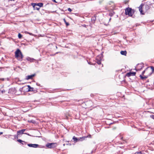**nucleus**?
<instances>
[{
	"label": "nucleus",
	"mask_w": 154,
	"mask_h": 154,
	"mask_svg": "<svg viewBox=\"0 0 154 154\" xmlns=\"http://www.w3.org/2000/svg\"><path fill=\"white\" fill-rule=\"evenodd\" d=\"M152 69V71L150 70V73H149V75H151V74L154 72V67L152 66H151L150 67Z\"/></svg>",
	"instance_id": "13"
},
{
	"label": "nucleus",
	"mask_w": 154,
	"mask_h": 154,
	"mask_svg": "<svg viewBox=\"0 0 154 154\" xmlns=\"http://www.w3.org/2000/svg\"><path fill=\"white\" fill-rule=\"evenodd\" d=\"M36 4L35 5L37 6H39V7H42L43 6V4L42 3H35Z\"/></svg>",
	"instance_id": "14"
},
{
	"label": "nucleus",
	"mask_w": 154,
	"mask_h": 154,
	"mask_svg": "<svg viewBox=\"0 0 154 154\" xmlns=\"http://www.w3.org/2000/svg\"><path fill=\"white\" fill-rule=\"evenodd\" d=\"M30 122L33 123L34 122V121L33 120H31L30 121Z\"/></svg>",
	"instance_id": "32"
},
{
	"label": "nucleus",
	"mask_w": 154,
	"mask_h": 154,
	"mask_svg": "<svg viewBox=\"0 0 154 154\" xmlns=\"http://www.w3.org/2000/svg\"><path fill=\"white\" fill-rule=\"evenodd\" d=\"M3 134V132H0V135H1V134Z\"/></svg>",
	"instance_id": "36"
},
{
	"label": "nucleus",
	"mask_w": 154,
	"mask_h": 154,
	"mask_svg": "<svg viewBox=\"0 0 154 154\" xmlns=\"http://www.w3.org/2000/svg\"><path fill=\"white\" fill-rule=\"evenodd\" d=\"M150 8L149 6L148 5H144L142 4H141V5L139 7V10L141 14H144V13H143V11H147Z\"/></svg>",
	"instance_id": "1"
},
{
	"label": "nucleus",
	"mask_w": 154,
	"mask_h": 154,
	"mask_svg": "<svg viewBox=\"0 0 154 154\" xmlns=\"http://www.w3.org/2000/svg\"><path fill=\"white\" fill-rule=\"evenodd\" d=\"M25 33H26L29 34L30 35H33V34H32V33H30V32H27V31H26V32H25Z\"/></svg>",
	"instance_id": "26"
},
{
	"label": "nucleus",
	"mask_w": 154,
	"mask_h": 154,
	"mask_svg": "<svg viewBox=\"0 0 154 154\" xmlns=\"http://www.w3.org/2000/svg\"><path fill=\"white\" fill-rule=\"evenodd\" d=\"M140 64H138V65H140Z\"/></svg>",
	"instance_id": "43"
},
{
	"label": "nucleus",
	"mask_w": 154,
	"mask_h": 154,
	"mask_svg": "<svg viewBox=\"0 0 154 154\" xmlns=\"http://www.w3.org/2000/svg\"><path fill=\"white\" fill-rule=\"evenodd\" d=\"M28 91H34V88H33L31 87L29 85L28 86Z\"/></svg>",
	"instance_id": "15"
},
{
	"label": "nucleus",
	"mask_w": 154,
	"mask_h": 154,
	"mask_svg": "<svg viewBox=\"0 0 154 154\" xmlns=\"http://www.w3.org/2000/svg\"><path fill=\"white\" fill-rule=\"evenodd\" d=\"M111 19V18H110V19H109V21Z\"/></svg>",
	"instance_id": "40"
},
{
	"label": "nucleus",
	"mask_w": 154,
	"mask_h": 154,
	"mask_svg": "<svg viewBox=\"0 0 154 154\" xmlns=\"http://www.w3.org/2000/svg\"><path fill=\"white\" fill-rule=\"evenodd\" d=\"M0 91H1V92L2 94H3L5 92V90L3 89V90L2 91H1L0 90Z\"/></svg>",
	"instance_id": "25"
},
{
	"label": "nucleus",
	"mask_w": 154,
	"mask_h": 154,
	"mask_svg": "<svg viewBox=\"0 0 154 154\" xmlns=\"http://www.w3.org/2000/svg\"><path fill=\"white\" fill-rule=\"evenodd\" d=\"M149 75V73L146 75H143V76L142 75H140V77L141 79L143 80L144 79H146L150 75Z\"/></svg>",
	"instance_id": "10"
},
{
	"label": "nucleus",
	"mask_w": 154,
	"mask_h": 154,
	"mask_svg": "<svg viewBox=\"0 0 154 154\" xmlns=\"http://www.w3.org/2000/svg\"><path fill=\"white\" fill-rule=\"evenodd\" d=\"M79 139V141H81V139H80V137H79V138H78Z\"/></svg>",
	"instance_id": "37"
},
{
	"label": "nucleus",
	"mask_w": 154,
	"mask_h": 154,
	"mask_svg": "<svg viewBox=\"0 0 154 154\" xmlns=\"http://www.w3.org/2000/svg\"><path fill=\"white\" fill-rule=\"evenodd\" d=\"M35 75V74H33L26 76V79L28 80L29 79H32Z\"/></svg>",
	"instance_id": "9"
},
{
	"label": "nucleus",
	"mask_w": 154,
	"mask_h": 154,
	"mask_svg": "<svg viewBox=\"0 0 154 154\" xmlns=\"http://www.w3.org/2000/svg\"><path fill=\"white\" fill-rule=\"evenodd\" d=\"M28 146L30 147H32L33 148H37V147H40L41 146H40L39 145L37 144H28Z\"/></svg>",
	"instance_id": "6"
},
{
	"label": "nucleus",
	"mask_w": 154,
	"mask_h": 154,
	"mask_svg": "<svg viewBox=\"0 0 154 154\" xmlns=\"http://www.w3.org/2000/svg\"><path fill=\"white\" fill-rule=\"evenodd\" d=\"M72 139L75 142H77V138L75 137V136H73L72 138Z\"/></svg>",
	"instance_id": "19"
},
{
	"label": "nucleus",
	"mask_w": 154,
	"mask_h": 154,
	"mask_svg": "<svg viewBox=\"0 0 154 154\" xmlns=\"http://www.w3.org/2000/svg\"><path fill=\"white\" fill-rule=\"evenodd\" d=\"M17 141L21 143L23 145H25L26 144V142L20 139H18L17 140Z\"/></svg>",
	"instance_id": "11"
},
{
	"label": "nucleus",
	"mask_w": 154,
	"mask_h": 154,
	"mask_svg": "<svg viewBox=\"0 0 154 154\" xmlns=\"http://www.w3.org/2000/svg\"><path fill=\"white\" fill-rule=\"evenodd\" d=\"M150 73V72H146V74L147 75L149 74Z\"/></svg>",
	"instance_id": "35"
},
{
	"label": "nucleus",
	"mask_w": 154,
	"mask_h": 154,
	"mask_svg": "<svg viewBox=\"0 0 154 154\" xmlns=\"http://www.w3.org/2000/svg\"><path fill=\"white\" fill-rule=\"evenodd\" d=\"M87 136H84L82 137H80V139H81V141H82L84 140L85 138H87Z\"/></svg>",
	"instance_id": "20"
},
{
	"label": "nucleus",
	"mask_w": 154,
	"mask_h": 154,
	"mask_svg": "<svg viewBox=\"0 0 154 154\" xmlns=\"http://www.w3.org/2000/svg\"><path fill=\"white\" fill-rule=\"evenodd\" d=\"M115 14V13L114 12H110L109 13V15L110 16H112Z\"/></svg>",
	"instance_id": "22"
},
{
	"label": "nucleus",
	"mask_w": 154,
	"mask_h": 154,
	"mask_svg": "<svg viewBox=\"0 0 154 154\" xmlns=\"http://www.w3.org/2000/svg\"><path fill=\"white\" fill-rule=\"evenodd\" d=\"M15 57L19 60L22 61L23 59V54L20 50L19 49H17L15 52Z\"/></svg>",
	"instance_id": "2"
},
{
	"label": "nucleus",
	"mask_w": 154,
	"mask_h": 154,
	"mask_svg": "<svg viewBox=\"0 0 154 154\" xmlns=\"http://www.w3.org/2000/svg\"><path fill=\"white\" fill-rule=\"evenodd\" d=\"M57 145L56 143H48L46 144V146L48 148L52 149L56 147Z\"/></svg>",
	"instance_id": "4"
},
{
	"label": "nucleus",
	"mask_w": 154,
	"mask_h": 154,
	"mask_svg": "<svg viewBox=\"0 0 154 154\" xmlns=\"http://www.w3.org/2000/svg\"><path fill=\"white\" fill-rule=\"evenodd\" d=\"M63 20H64V22L65 23L66 26H68L69 25V23H68L66 22L65 19H63Z\"/></svg>",
	"instance_id": "21"
},
{
	"label": "nucleus",
	"mask_w": 154,
	"mask_h": 154,
	"mask_svg": "<svg viewBox=\"0 0 154 154\" xmlns=\"http://www.w3.org/2000/svg\"><path fill=\"white\" fill-rule=\"evenodd\" d=\"M36 85L38 86H40V84H39L38 83H36Z\"/></svg>",
	"instance_id": "34"
},
{
	"label": "nucleus",
	"mask_w": 154,
	"mask_h": 154,
	"mask_svg": "<svg viewBox=\"0 0 154 154\" xmlns=\"http://www.w3.org/2000/svg\"><path fill=\"white\" fill-rule=\"evenodd\" d=\"M136 73L134 72H128L126 74V76L128 77H130L131 76H134L136 74Z\"/></svg>",
	"instance_id": "8"
},
{
	"label": "nucleus",
	"mask_w": 154,
	"mask_h": 154,
	"mask_svg": "<svg viewBox=\"0 0 154 154\" xmlns=\"http://www.w3.org/2000/svg\"><path fill=\"white\" fill-rule=\"evenodd\" d=\"M149 68V67H147L146 69L143 71L142 73V75H144V74L145 72H150V69H148V68Z\"/></svg>",
	"instance_id": "12"
},
{
	"label": "nucleus",
	"mask_w": 154,
	"mask_h": 154,
	"mask_svg": "<svg viewBox=\"0 0 154 154\" xmlns=\"http://www.w3.org/2000/svg\"><path fill=\"white\" fill-rule=\"evenodd\" d=\"M26 129H22L20 130L17 131V135H20L23 134H27L28 135H29V134L26 133H24V132L25 131Z\"/></svg>",
	"instance_id": "5"
},
{
	"label": "nucleus",
	"mask_w": 154,
	"mask_h": 154,
	"mask_svg": "<svg viewBox=\"0 0 154 154\" xmlns=\"http://www.w3.org/2000/svg\"><path fill=\"white\" fill-rule=\"evenodd\" d=\"M52 1L54 2H55V3H57V2H56V0H52Z\"/></svg>",
	"instance_id": "33"
},
{
	"label": "nucleus",
	"mask_w": 154,
	"mask_h": 154,
	"mask_svg": "<svg viewBox=\"0 0 154 154\" xmlns=\"http://www.w3.org/2000/svg\"><path fill=\"white\" fill-rule=\"evenodd\" d=\"M22 35L20 33H19V34H18V38L20 39L22 38Z\"/></svg>",
	"instance_id": "24"
},
{
	"label": "nucleus",
	"mask_w": 154,
	"mask_h": 154,
	"mask_svg": "<svg viewBox=\"0 0 154 154\" xmlns=\"http://www.w3.org/2000/svg\"><path fill=\"white\" fill-rule=\"evenodd\" d=\"M36 4L35 3H32L31 4L32 5L33 8V9L34 10H39L40 9V7H38L36 5H35Z\"/></svg>",
	"instance_id": "7"
},
{
	"label": "nucleus",
	"mask_w": 154,
	"mask_h": 154,
	"mask_svg": "<svg viewBox=\"0 0 154 154\" xmlns=\"http://www.w3.org/2000/svg\"><path fill=\"white\" fill-rule=\"evenodd\" d=\"M127 2H128V1H127V2H125V4H127Z\"/></svg>",
	"instance_id": "39"
},
{
	"label": "nucleus",
	"mask_w": 154,
	"mask_h": 154,
	"mask_svg": "<svg viewBox=\"0 0 154 154\" xmlns=\"http://www.w3.org/2000/svg\"><path fill=\"white\" fill-rule=\"evenodd\" d=\"M9 79L8 78H0V80L2 81H5V80L8 81L9 80Z\"/></svg>",
	"instance_id": "18"
},
{
	"label": "nucleus",
	"mask_w": 154,
	"mask_h": 154,
	"mask_svg": "<svg viewBox=\"0 0 154 154\" xmlns=\"http://www.w3.org/2000/svg\"><path fill=\"white\" fill-rule=\"evenodd\" d=\"M134 154H142V153L141 152H136Z\"/></svg>",
	"instance_id": "27"
},
{
	"label": "nucleus",
	"mask_w": 154,
	"mask_h": 154,
	"mask_svg": "<svg viewBox=\"0 0 154 154\" xmlns=\"http://www.w3.org/2000/svg\"><path fill=\"white\" fill-rule=\"evenodd\" d=\"M87 26H87L85 24H83V25H82V26H83V27H87Z\"/></svg>",
	"instance_id": "31"
},
{
	"label": "nucleus",
	"mask_w": 154,
	"mask_h": 154,
	"mask_svg": "<svg viewBox=\"0 0 154 154\" xmlns=\"http://www.w3.org/2000/svg\"><path fill=\"white\" fill-rule=\"evenodd\" d=\"M150 117L153 119H154V115H152L150 116Z\"/></svg>",
	"instance_id": "29"
},
{
	"label": "nucleus",
	"mask_w": 154,
	"mask_h": 154,
	"mask_svg": "<svg viewBox=\"0 0 154 154\" xmlns=\"http://www.w3.org/2000/svg\"><path fill=\"white\" fill-rule=\"evenodd\" d=\"M68 11H70V12H71L72 10L70 8H68Z\"/></svg>",
	"instance_id": "28"
},
{
	"label": "nucleus",
	"mask_w": 154,
	"mask_h": 154,
	"mask_svg": "<svg viewBox=\"0 0 154 154\" xmlns=\"http://www.w3.org/2000/svg\"><path fill=\"white\" fill-rule=\"evenodd\" d=\"M120 53L122 55H126L127 54V51H122L120 52Z\"/></svg>",
	"instance_id": "16"
},
{
	"label": "nucleus",
	"mask_w": 154,
	"mask_h": 154,
	"mask_svg": "<svg viewBox=\"0 0 154 154\" xmlns=\"http://www.w3.org/2000/svg\"><path fill=\"white\" fill-rule=\"evenodd\" d=\"M60 52H57L56 53L54 54H52V55H51V56H54L56 54H58L59 53H60Z\"/></svg>",
	"instance_id": "30"
},
{
	"label": "nucleus",
	"mask_w": 154,
	"mask_h": 154,
	"mask_svg": "<svg viewBox=\"0 0 154 154\" xmlns=\"http://www.w3.org/2000/svg\"><path fill=\"white\" fill-rule=\"evenodd\" d=\"M56 48H57V46H56Z\"/></svg>",
	"instance_id": "41"
},
{
	"label": "nucleus",
	"mask_w": 154,
	"mask_h": 154,
	"mask_svg": "<svg viewBox=\"0 0 154 154\" xmlns=\"http://www.w3.org/2000/svg\"><path fill=\"white\" fill-rule=\"evenodd\" d=\"M96 62L98 64L100 65L101 64V60H99L97 59Z\"/></svg>",
	"instance_id": "17"
},
{
	"label": "nucleus",
	"mask_w": 154,
	"mask_h": 154,
	"mask_svg": "<svg viewBox=\"0 0 154 154\" xmlns=\"http://www.w3.org/2000/svg\"><path fill=\"white\" fill-rule=\"evenodd\" d=\"M79 139L78 138H77V142L79 141Z\"/></svg>",
	"instance_id": "38"
},
{
	"label": "nucleus",
	"mask_w": 154,
	"mask_h": 154,
	"mask_svg": "<svg viewBox=\"0 0 154 154\" xmlns=\"http://www.w3.org/2000/svg\"><path fill=\"white\" fill-rule=\"evenodd\" d=\"M14 90V88H11L9 89L8 91V93H11V92L13 91V90Z\"/></svg>",
	"instance_id": "23"
},
{
	"label": "nucleus",
	"mask_w": 154,
	"mask_h": 154,
	"mask_svg": "<svg viewBox=\"0 0 154 154\" xmlns=\"http://www.w3.org/2000/svg\"><path fill=\"white\" fill-rule=\"evenodd\" d=\"M0 69H1V68H0Z\"/></svg>",
	"instance_id": "44"
},
{
	"label": "nucleus",
	"mask_w": 154,
	"mask_h": 154,
	"mask_svg": "<svg viewBox=\"0 0 154 154\" xmlns=\"http://www.w3.org/2000/svg\"><path fill=\"white\" fill-rule=\"evenodd\" d=\"M142 69V67H141V68L140 69H140Z\"/></svg>",
	"instance_id": "42"
},
{
	"label": "nucleus",
	"mask_w": 154,
	"mask_h": 154,
	"mask_svg": "<svg viewBox=\"0 0 154 154\" xmlns=\"http://www.w3.org/2000/svg\"><path fill=\"white\" fill-rule=\"evenodd\" d=\"M135 11L134 10L132 9L131 8H127L125 9V14L126 15H128L129 16L132 17Z\"/></svg>",
	"instance_id": "3"
}]
</instances>
